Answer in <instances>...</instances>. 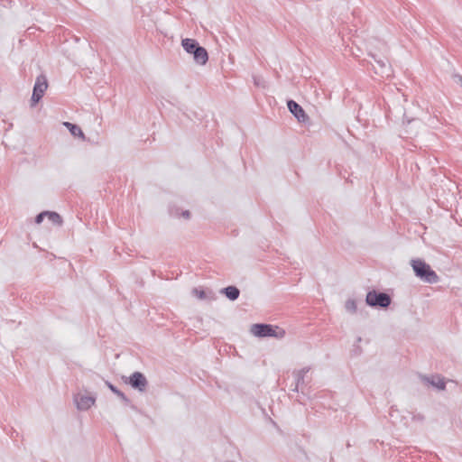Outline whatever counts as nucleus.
<instances>
[{
	"label": "nucleus",
	"instance_id": "f257e3e1",
	"mask_svg": "<svg viewBox=\"0 0 462 462\" xmlns=\"http://www.w3.org/2000/svg\"><path fill=\"white\" fill-rule=\"evenodd\" d=\"M411 266L416 275L420 281L434 284L439 281V277L430 265L421 259H411Z\"/></svg>",
	"mask_w": 462,
	"mask_h": 462
},
{
	"label": "nucleus",
	"instance_id": "f03ea898",
	"mask_svg": "<svg viewBox=\"0 0 462 462\" xmlns=\"http://www.w3.org/2000/svg\"><path fill=\"white\" fill-rule=\"evenodd\" d=\"M181 45L186 52L193 55V60L197 64L205 65L208 60L207 50L200 46L196 40L189 38L183 39Z\"/></svg>",
	"mask_w": 462,
	"mask_h": 462
},
{
	"label": "nucleus",
	"instance_id": "7ed1b4c3",
	"mask_svg": "<svg viewBox=\"0 0 462 462\" xmlns=\"http://www.w3.org/2000/svg\"><path fill=\"white\" fill-rule=\"evenodd\" d=\"M251 332L258 337H272L280 339L285 336L283 328L264 323L254 324L251 328Z\"/></svg>",
	"mask_w": 462,
	"mask_h": 462
},
{
	"label": "nucleus",
	"instance_id": "20e7f679",
	"mask_svg": "<svg viewBox=\"0 0 462 462\" xmlns=\"http://www.w3.org/2000/svg\"><path fill=\"white\" fill-rule=\"evenodd\" d=\"M369 56L373 59L371 65L374 70V73L382 78H388L392 75V67L390 62L385 57L369 53Z\"/></svg>",
	"mask_w": 462,
	"mask_h": 462
},
{
	"label": "nucleus",
	"instance_id": "39448f33",
	"mask_svg": "<svg viewBox=\"0 0 462 462\" xmlns=\"http://www.w3.org/2000/svg\"><path fill=\"white\" fill-rule=\"evenodd\" d=\"M365 301L367 305H369L370 307L387 308L390 306L392 299L385 292L376 291L373 290L368 291V293L366 294Z\"/></svg>",
	"mask_w": 462,
	"mask_h": 462
},
{
	"label": "nucleus",
	"instance_id": "423d86ee",
	"mask_svg": "<svg viewBox=\"0 0 462 462\" xmlns=\"http://www.w3.org/2000/svg\"><path fill=\"white\" fill-rule=\"evenodd\" d=\"M48 88L47 77L44 74H41L36 78L32 95L31 98V106H35L43 97L46 89Z\"/></svg>",
	"mask_w": 462,
	"mask_h": 462
},
{
	"label": "nucleus",
	"instance_id": "0eeeda50",
	"mask_svg": "<svg viewBox=\"0 0 462 462\" xmlns=\"http://www.w3.org/2000/svg\"><path fill=\"white\" fill-rule=\"evenodd\" d=\"M134 389L143 393L146 391L148 381L144 374L141 372L133 373L126 381Z\"/></svg>",
	"mask_w": 462,
	"mask_h": 462
},
{
	"label": "nucleus",
	"instance_id": "6e6552de",
	"mask_svg": "<svg viewBox=\"0 0 462 462\" xmlns=\"http://www.w3.org/2000/svg\"><path fill=\"white\" fill-rule=\"evenodd\" d=\"M287 106L289 111L295 116L299 123L306 124L310 122V116L296 101L292 99L288 100Z\"/></svg>",
	"mask_w": 462,
	"mask_h": 462
},
{
	"label": "nucleus",
	"instance_id": "1a4fd4ad",
	"mask_svg": "<svg viewBox=\"0 0 462 462\" xmlns=\"http://www.w3.org/2000/svg\"><path fill=\"white\" fill-rule=\"evenodd\" d=\"M420 381L427 386H432L439 391L446 389V382L444 377L439 374L424 375L420 374Z\"/></svg>",
	"mask_w": 462,
	"mask_h": 462
},
{
	"label": "nucleus",
	"instance_id": "9d476101",
	"mask_svg": "<svg viewBox=\"0 0 462 462\" xmlns=\"http://www.w3.org/2000/svg\"><path fill=\"white\" fill-rule=\"evenodd\" d=\"M74 402L77 405V408L80 411H87L92 405H94L96 402V398L90 395H83V394H76L74 396Z\"/></svg>",
	"mask_w": 462,
	"mask_h": 462
},
{
	"label": "nucleus",
	"instance_id": "9b49d317",
	"mask_svg": "<svg viewBox=\"0 0 462 462\" xmlns=\"http://www.w3.org/2000/svg\"><path fill=\"white\" fill-rule=\"evenodd\" d=\"M310 366H306V367H303L300 370L294 371L292 373V374H293V376L295 378V385L292 388L293 392H299L300 388L302 389V386L307 383L306 381H305V375H306L307 373L310 372Z\"/></svg>",
	"mask_w": 462,
	"mask_h": 462
},
{
	"label": "nucleus",
	"instance_id": "f8f14e48",
	"mask_svg": "<svg viewBox=\"0 0 462 462\" xmlns=\"http://www.w3.org/2000/svg\"><path fill=\"white\" fill-rule=\"evenodd\" d=\"M220 292L233 301L237 300L240 295L239 289L234 285H229L226 288H223Z\"/></svg>",
	"mask_w": 462,
	"mask_h": 462
},
{
	"label": "nucleus",
	"instance_id": "ddd939ff",
	"mask_svg": "<svg viewBox=\"0 0 462 462\" xmlns=\"http://www.w3.org/2000/svg\"><path fill=\"white\" fill-rule=\"evenodd\" d=\"M64 125L69 129V131L70 132L71 135L75 136V137H81V138H85V135H84V133L82 132V130L80 129L79 126H78L77 125H74L72 123H69V122H65L64 123Z\"/></svg>",
	"mask_w": 462,
	"mask_h": 462
},
{
	"label": "nucleus",
	"instance_id": "4468645a",
	"mask_svg": "<svg viewBox=\"0 0 462 462\" xmlns=\"http://www.w3.org/2000/svg\"><path fill=\"white\" fill-rule=\"evenodd\" d=\"M106 386L115 393L116 394L126 405L130 403L129 398L119 389H117L114 384H112L110 382H106Z\"/></svg>",
	"mask_w": 462,
	"mask_h": 462
},
{
	"label": "nucleus",
	"instance_id": "2eb2a0df",
	"mask_svg": "<svg viewBox=\"0 0 462 462\" xmlns=\"http://www.w3.org/2000/svg\"><path fill=\"white\" fill-rule=\"evenodd\" d=\"M47 217L49 218L50 221H51L53 224H55L57 226H61L62 225V218L56 212L48 211Z\"/></svg>",
	"mask_w": 462,
	"mask_h": 462
},
{
	"label": "nucleus",
	"instance_id": "dca6fc26",
	"mask_svg": "<svg viewBox=\"0 0 462 462\" xmlns=\"http://www.w3.org/2000/svg\"><path fill=\"white\" fill-rule=\"evenodd\" d=\"M345 308L347 311L355 313L356 311V303L354 300H347Z\"/></svg>",
	"mask_w": 462,
	"mask_h": 462
},
{
	"label": "nucleus",
	"instance_id": "f3484780",
	"mask_svg": "<svg viewBox=\"0 0 462 462\" xmlns=\"http://www.w3.org/2000/svg\"><path fill=\"white\" fill-rule=\"evenodd\" d=\"M254 83L256 87L265 88H266V82L265 80L258 76H254Z\"/></svg>",
	"mask_w": 462,
	"mask_h": 462
},
{
	"label": "nucleus",
	"instance_id": "a211bd4d",
	"mask_svg": "<svg viewBox=\"0 0 462 462\" xmlns=\"http://www.w3.org/2000/svg\"><path fill=\"white\" fill-rule=\"evenodd\" d=\"M48 211H43L38 214L35 217V223L41 224L43 221V218L47 217Z\"/></svg>",
	"mask_w": 462,
	"mask_h": 462
},
{
	"label": "nucleus",
	"instance_id": "6ab92c4d",
	"mask_svg": "<svg viewBox=\"0 0 462 462\" xmlns=\"http://www.w3.org/2000/svg\"><path fill=\"white\" fill-rule=\"evenodd\" d=\"M193 294L196 295L200 300H203L206 298V293L202 290L194 289Z\"/></svg>",
	"mask_w": 462,
	"mask_h": 462
},
{
	"label": "nucleus",
	"instance_id": "aec40b11",
	"mask_svg": "<svg viewBox=\"0 0 462 462\" xmlns=\"http://www.w3.org/2000/svg\"><path fill=\"white\" fill-rule=\"evenodd\" d=\"M425 420V417L421 413H417L412 415V420L422 422Z\"/></svg>",
	"mask_w": 462,
	"mask_h": 462
},
{
	"label": "nucleus",
	"instance_id": "412c9836",
	"mask_svg": "<svg viewBox=\"0 0 462 462\" xmlns=\"http://www.w3.org/2000/svg\"><path fill=\"white\" fill-rule=\"evenodd\" d=\"M180 216L182 217H184L185 219H189L190 217V212L189 210H183L181 213H180Z\"/></svg>",
	"mask_w": 462,
	"mask_h": 462
},
{
	"label": "nucleus",
	"instance_id": "4be33fe9",
	"mask_svg": "<svg viewBox=\"0 0 462 462\" xmlns=\"http://www.w3.org/2000/svg\"><path fill=\"white\" fill-rule=\"evenodd\" d=\"M458 81L460 82L461 86H462V77L461 76H458Z\"/></svg>",
	"mask_w": 462,
	"mask_h": 462
}]
</instances>
